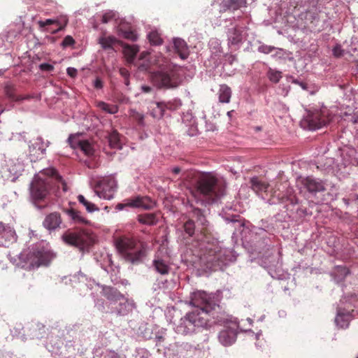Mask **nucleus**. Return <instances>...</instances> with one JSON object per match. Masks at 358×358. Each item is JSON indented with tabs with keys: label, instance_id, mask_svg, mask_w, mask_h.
<instances>
[{
	"label": "nucleus",
	"instance_id": "obj_1",
	"mask_svg": "<svg viewBox=\"0 0 358 358\" xmlns=\"http://www.w3.org/2000/svg\"><path fill=\"white\" fill-rule=\"evenodd\" d=\"M191 303L196 308L188 313L189 316H192L193 323L196 328H206L210 321L211 312L217 306L219 307L215 301L214 295L203 291H197L192 294Z\"/></svg>",
	"mask_w": 358,
	"mask_h": 358
},
{
	"label": "nucleus",
	"instance_id": "obj_2",
	"mask_svg": "<svg viewBox=\"0 0 358 358\" xmlns=\"http://www.w3.org/2000/svg\"><path fill=\"white\" fill-rule=\"evenodd\" d=\"M52 177H55L58 181H62V177L52 168L43 170L33 178L30 185V194L36 204L45 201L49 195Z\"/></svg>",
	"mask_w": 358,
	"mask_h": 358
},
{
	"label": "nucleus",
	"instance_id": "obj_3",
	"mask_svg": "<svg viewBox=\"0 0 358 358\" xmlns=\"http://www.w3.org/2000/svg\"><path fill=\"white\" fill-rule=\"evenodd\" d=\"M224 186L211 173L201 174L196 183V192L208 203H213L224 194Z\"/></svg>",
	"mask_w": 358,
	"mask_h": 358
},
{
	"label": "nucleus",
	"instance_id": "obj_4",
	"mask_svg": "<svg viewBox=\"0 0 358 358\" xmlns=\"http://www.w3.org/2000/svg\"><path fill=\"white\" fill-rule=\"evenodd\" d=\"M115 245L126 260L133 264L139 262L145 255V249L136 248V241L131 237L123 236L117 238Z\"/></svg>",
	"mask_w": 358,
	"mask_h": 358
},
{
	"label": "nucleus",
	"instance_id": "obj_5",
	"mask_svg": "<svg viewBox=\"0 0 358 358\" xmlns=\"http://www.w3.org/2000/svg\"><path fill=\"white\" fill-rule=\"evenodd\" d=\"M210 239H203V243L207 245L203 247V252L201 255V261L209 269L220 265L222 257V250L218 245L217 241H213L211 243Z\"/></svg>",
	"mask_w": 358,
	"mask_h": 358
},
{
	"label": "nucleus",
	"instance_id": "obj_6",
	"mask_svg": "<svg viewBox=\"0 0 358 358\" xmlns=\"http://www.w3.org/2000/svg\"><path fill=\"white\" fill-rule=\"evenodd\" d=\"M95 194L101 199H112L117 189V182L113 176L94 180L92 184Z\"/></svg>",
	"mask_w": 358,
	"mask_h": 358
},
{
	"label": "nucleus",
	"instance_id": "obj_7",
	"mask_svg": "<svg viewBox=\"0 0 358 358\" xmlns=\"http://www.w3.org/2000/svg\"><path fill=\"white\" fill-rule=\"evenodd\" d=\"M62 238L65 243L78 247L81 250L87 248L93 243L91 235L81 230L67 231L62 236Z\"/></svg>",
	"mask_w": 358,
	"mask_h": 358
},
{
	"label": "nucleus",
	"instance_id": "obj_8",
	"mask_svg": "<svg viewBox=\"0 0 358 358\" xmlns=\"http://www.w3.org/2000/svg\"><path fill=\"white\" fill-rule=\"evenodd\" d=\"M329 118L322 111H308L306 116L301 122V125L304 129L315 130L326 125L329 122Z\"/></svg>",
	"mask_w": 358,
	"mask_h": 358
},
{
	"label": "nucleus",
	"instance_id": "obj_9",
	"mask_svg": "<svg viewBox=\"0 0 358 358\" xmlns=\"http://www.w3.org/2000/svg\"><path fill=\"white\" fill-rule=\"evenodd\" d=\"M55 257V255L49 249L38 247L29 255L28 260L32 268L48 266Z\"/></svg>",
	"mask_w": 358,
	"mask_h": 358
},
{
	"label": "nucleus",
	"instance_id": "obj_10",
	"mask_svg": "<svg viewBox=\"0 0 358 358\" xmlns=\"http://www.w3.org/2000/svg\"><path fill=\"white\" fill-rule=\"evenodd\" d=\"M152 80L159 88H173L179 85V79L174 71H157L152 75Z\"/></svg>",
	"mask_w": 358,
	"mask_h": 358
},
{
	"label": "nucleus",
	"instance_id": "obj_11",
	"mask_svg": "<svg viewBox=\"0 0 358 358\" xmlns=\"http://www.w3.org/2000/svg\"><path fill=\"white\" fill-rule=\"evenodd\" d=\"M238 325L236 322L230 321L227 322L218 335L220 343L224 346L232 345L236 339Z\"/></svg>",
	"mask_w": 358,
	"mask_h": 358
},
{
	"label": "nucleus",
	"instance_id": "obj_12",
	"mask_svg": "<svg viewBox=\"0 0 358 358\" xmlns=\"http://www.w3.org/2000/svg\"><path fill=\"white\" fill-rule=\"evenodd\" d=\"M155 206V201H153L150 197L148 196H136L127 199L124 204H118V208L122 209L124 206H129L132 208H142L144 209H151Z\"/></svg>",
	"mask_w": 358,
	"mask_h": 358
},
{
	"label": "nucleus",
	"instance_id": "obj_13",
	"mask_svg": "<svg viewBox=\"0 0 358 358\" xmlns=\"http://www.w3.org/2000/svg\"><path fill=\"white\" fill-rule=\"evenodd\" d=\"M355 315L348 310L341 302V306L337 308V314L335 322L341 328H347L352 317Z\"/></svg>",
	"mask_w": 358,
	"mask_h": 358
},
{
	"label": "nucleus",
	"instance_id": "obj_14",
	"mask_svg": "<svg viewBox=\"0 0 358 358\" xmlns=\"http://www.w3.org/2000/svg\"><path fill=\"white\" fill-rule=\"evenodd\" d=\"M299 182L305 189L310 193H317L324 190V187L321 180L315 179L313 177H300L298 180Z\"/></svg>",
	"mask_w": 358,
	"mask_h": 358
},
{
	"label": "nucleus",
	"instance_id": "obj_15",
	"mask_svg": "<svg viewBox=\"0 0 358 358\" xmlns=\"http://www.w3.org/2000/svg\"><path fill=\"white\" fill-rule=\"evenodd\" d=\"M192 213L193 217L196 218L198 230L200 231L201 234L203 236V239H210V233L208 229V221L203 214L202 210L199 208H194Z\"/></svg>",
	"mask_w": 358,
	"mask_h": 358
},
{
	"label": "nucleus",
	"instance_id": "obj_16",
	"mask_svg": "<svg viewBox=\"0 0 358 358\" xmlns=\"http://www.w3.org/2000/svg\"><path fill=\"white\" fill-rule=\"evenodd\" d=\"M192 316L187 313L182 317L179 324L176 326V332L183 335L191 334L196 331V326L192 320Z\"/></svg>",
	"mask_w": 358,
	"mask_h": 358
},
{
	"label": "nucleus",
	"instance_id": "obj_17",
	"mask_svg": "<svg viewBox=\"0 0 358 358\" xmlns=\"http://www.w3.org/2000/svg\"><path fill=\"white\" fill-rule=\"evenodd\" d=\"M47 145L45 144L41 137H37L33 139L29 145L30 155L36 159H41L45 155Z\"/></svg>",
	"mask_w": 358,
	"mask_h": 358
},
{
	"label": "nucleus",
	"instance_id": "obj_18",
	"mask_svg": "<svg viewBox=\"0 0 358 358\" xmlns=\"http://www.w3.org/2000/svg\"><path fill=\"white\" fill-rule=\"evenodd\" d=\"M4 93L6 96L13 101H20L23 100H27L31 99L33 96L31 95H17L16 94L17 90L14 85L10 83H8L4 86Z\"/></svg>",
	"mask_w": 358,
	"mask_h": 358
},
{
	"label": "nucleus",
	"instance_id": "obj_19",
	"mask_svg": "<svg viewBox=\"0 0 358 358\" xmlns=\"http://www.w3.org/2000/svg\"><path fill=\"white\" fill-rule=\"evenodd\" d=\"M61 223L62 219L60 214L57 212H54L50 213L45 217L43 224L45 229L51 231L59 227Z\"/></svg>",
	"mask_w": 358,
	"mask_h": 358
},
{
	"label": "nucleus",
	"instance_id": "obj_20",
	"mask_svg": "<svg viewBox=\"0 0 358 358\" xmlns=\"http://www.w3.org/2000/svg\"><path fill=\"white\" fill-rule=\"evenodd\" d=\"M117 30L124 38L135 41L137 39V34L132 29L130 24L125 22H121L117 27Z\"/></svg>",
	"mask_w": 358,
	"mask_h": 358
},
{
	"label": "nucleus",
	"instance_id": "obj_21",
	"mask_svg": "<svg viewBox=\"0 0 358 358\" xmlns=\"http://www.w3.org/2000/svg\"><path fill=\"white\" fill-rule=\"evenodd\" d=\"M102 294L107 299L113 301H117L124 299L122 294L116 288L110 286H103L102 287Z\"/></svg>",
	"mask_w": 358,
	"mask_h": 358
},
{
	"label": "nucleus",
	"instance_id": "obj_22",
	"mask_svg": "<svg viewBox=\"0 0 358 358\" xmlns=\"http://www.w3.org/2000/svg\"><path fill=\"white\" fill-rule=\"evenodd\" d=\"M152 266L155 270L161 275H167L170 271L169 265L162 258L155 257L152 261Z\"/></svg>",
	"mask_w": 358,
	"mask_h": 358
},
{
	"label": "nucleus",
	"instance_id": "obj_23",
	"mask_svg": "<svg viewBox=\"0 0 358 358\" xmlns=\"http://www.w3.org/2000/svg\"><path fill=\"white\" fill-rule=\"evenodd\" d=\"M174 48L180 57L185 59L189 55L188 47L186 42L181 38H176L173 41Z\"/></svg>",
	"mask_w": 358,
	"mask_h": 358
},
{
	"label": "nucleus",
	"instance_id": "obj_24",
	"mask_svg": "<svg viewBox=\"0 0 358 358\" xmlns=\"http://www.w3.org/2000/svg\"><path fill=\"white\" fill-rule=\"evenodd\" d=\"M341 302L355 315H358V294L351 295Z\"/></svg>",
	"mask_w": 358,
	"mask_h": 358
},
{
	"label": "nucleus",
	"instance_id": "obj_25",
	"mask_svg": "<svg viewBox=\"0 0 358 358\" xmlns=\"http://www.w3.org/2000/svg\"><path fill=\"white\" fill-rule=\"evenodd\" d=\"M138 221L143 224L155 225L158 222V216L156 213H143L138 216Z\"/></svg>",
	"mask_w": 358,
	"mask_h": 358
},
{
	"label": "nucleus",
	"instance_id": "obj_26",
	"mask_svg": "<svg viewBox=\"0 0 358 358\" xmlns=\"http://www.w3.org/2000/svg\"><path fill=\"white\" fill-rule=\"evenodd\" d=\"M219 101L221 103H229L231 96V90L227 85H221L219 90Z\"/></svg>",
	"mask_w": 358,
	"mask_h": 358
},
{
	"label": "nucleus",
	"instance_id": "obj_27",
	"mask_svg": "<svg viewBox=\"0 0 358 358\" xmlns=\"http://www.w3.org/2000/svg\"><path fill=\"white\" fill-rule=\"evenodd\" d=\"M250 184L252 189L257 194L262 192H266L269 187L268 183L260 180L258 178H252L250 180Z\"/></svg>",
	"mask_w": 358,
	"mask_h": 358
},
{
	"label": "nucleus",
	"instance_id": "obj_28",
	"mask_svg": "<svg viewBox=\"0 0 358 358\" xmlns=\"http://www.w3.org/2000/svg\"><path fill=\"white\" fill-rule=\"evenodd\" d=\"M68 23V20L66 18L64 19V24H61V23L57 20H52V19H47L45 21L40 20L38 21V24L41 28H43L48 25L55 24L58 25V28L53 31L52 33H57L62 29L66 27V25Z\"/></svg>",
	"mask_w": 358,
	"mask_h": 358
},
{
	"label": "nucleus",
	"instance_id": "obj_29",
	"mask_svg": "<svg viewBox=\"0 0 358 358\" xmlns=\"http://www.w3.org/2000/svg\"><path fill=\"white\" fill-rule=\"evenodd\" d=\"M243 29L239 27L234 28L229 34V41L232 45H236L242 42Z\"/></svg>",
	"mask_w": 358,
	"mask_h": 358
},
{
	"label": "nucleus",
	"instance_id": "obj_30",
	"mask_svg": "<svg viewBox=\"0 0 358 358\" xmlns=\"http://www.w3.org/2000/svg\"><path fill=\"white\" fill-rule=\"evenodd\" d=\"M66 213L71 217V219L72 220H73V222L75 223H77V224H87L88 223V220L82 216L81 213L73 209V208L67 210Z\"/></svg>",
	"mask_w": 358,
	"mask_h": 358
},
{
	"label": "nucleus",
	"instance_id": "obj_31",
	"mask_svg": "<svg viewBox=\"0 0 358 358\" xmlns=\"http://www.w3.org/2000/svg\"><path fill=\"white\" fill-rule=\"evenodd\" d=\"M165 113L164 106L163 102H156L154 103V106L151 107L150 114L156 119L162 118Z\"/></svg>",
	"mask_w": 358,
	"mask_h": 358
},
{
	"label": "nucleus",
	"instance_id": "obj_32",
	"mask_svg": "<svg viewBox=\"0 0 358 358\" xmlns=\"http://www.w3.org/2000/svg\"><path fill=\"white\" fill-rule=\"evenodd\" d=\"M117 40L113 36H102L99 39V43L103 49L112 48Z\"/></svg>",
	"mask_w": 358,
	"mask_h": 358
},
{
	"label": "nucleus",
	"instance_id": "obj_33",
	"mask_svg": "<svg viewBox=\"0 0 358 358\" xmlns=\"http://www.w3.org/2000/svg\"><path fill=\"white\" fill-rule=\"evenodd\" d=\"M78 200L80 203H82L86 208V210L90 213H92V212L97 211L99 210V208L98 207H96L94 203L88 201L85 198V196L81 194L78 196Z\"/></svg>",
	"mask_w": 358,
	"mask_h": 358
},
{
	"label": "nucleus",
	"instance_id": "obj_34",
	"mask_svg": "<svg viewBox=\"0 0 358 358\" xmlns=\"http://www.w3.org/2000/svg\"><path fill=\"white\" fill-rule=\"evenodd\" d=\"M163 105L164 106L165 110H176L182 106V103L180 99H175L167 102H163Z\"/></svg>",
	"mask_w": 358,
	"mask_h": 358
},
{
	"label": "nucleus",
	"instance_id": "obj_35",
	"mask_svg": "<svg viewBox=\"0 0 358 358\" xmlns=\"http://www.w3.org/2000/svg\"><path fill=\"white\" fill-rule=\"evenodd\" d=\"M110 146L113 148H121L120 143L119 134L117 131H113L108 138Z\"/></svg>",
	"mask_w": 358,
	"mask_h": 358
},
{
	"label": "nucleus",
	"instance_id": "obj_36",
	"mask_svg": "<svg viewBox=\"0 0 358 358\" xmlns=\"http://www.w3.org/2000/svg\"><path fill=\"white\" fill-rule=\"evenodd\" d=\"M97 106L102 110L107 112L110 114H115L118 111V108L117 106H110L103 101H99Z\"/></svg>",
	"mask_w": 358,
	"mask_h": 358
},
{
	"label": "nucleus",
	"instance_id": "obj_37",
	"mask_svg": "<svg viewBox=\"0 0 358 358\" xmlns=\"http://www.w3.org/2000/svg\"><path fill=\"white\" fill-rule=\"evenodd\" d=\"M125 55L129 59H134L136 56L137 52H138V49L136 46L134 45H126L124 50Z\"/></svg>",
	"mask_w": 358,
	"mask_h": 358
},
{
	"label": "nucleus",
	"instance_id": "obj_38",
	"mask_svg": "<svg viewBox=\"0 0 358 358\" xmlns=\"http://www.w3.org/2000/svg\"><path fill=\"white\" fill-rule=\"evenodd\" d=\"M82 141L79 139V135L78 134H71L68 138L69 144L73 149L80 148Z\"/></svg>",
	"mask_w": 358,
	"mask_h": 358
},
{
	"label": "nucleus",
	"instance_id": "obj_39",
	"mask_svg": "<svg viewBox=\"0 0 358 358\" xmlns=\"http://www.w3.org/2000/svg\"><path fill=\"white\" fill-rule=\"evenodd\" d=\"M79 148L86 155L90 156L94 153V149L88 141H83Z\"/></svg>",
	"mask_w": 358,
	"mask_h": 358
},
{
	"label": "nucleus",
	"instance_id": "obj_40",
	"mask_svg": "<svg viewBox=\"0 0 358 358\" xmlns=\"http://www.w3.org/2000/svg\"><path fill=\"white\" fill-rule=\"evenodd\" d=\"M148 39L150 43L155 45H160L162 43V39L157 31H151L148 34Z\"/></svg>",
	"mask_w": 358,
	"mask_h": 358
},
{
	"label": "nucleus",
	"instance_id": "obj_41",
	"mask_svg": "<svg viewBox=\"0 0 358 358\" xmlns=\"http://www.w3.org/2000/svg\"><path fill=\"white\" fill-rule=\"evenodd\" d=\"M195 228V223L192 220H189L184 224L185 231L190 236L194 234Z\"/></svg>",
	"mask_w": 358,
	"mask_h": 358
},
{
	"label": "nucleus",
	"instance_id": "obj_42",
	"mask_svg": "<svg viewBox=\"0 0 358 358\" xmlns=\"http://www.w3.org/2000/svg\"><path fill=\"white\" fill-rule=\"evenodd\" d=\"M116 17L117 14L114 11L108 10L102 15L101 22L102 23L106 24L111 20L116 19Z\"/></svg>",
	"mask_w": 358,
	"mask_h": 358
},
{
	"label": "nucleus",
	"instance_id": "obj_43",
	"mask_svg": "<svg viewBox=\"0 0 358 358\" xmlns=\"http://www.w3.org/2000/svg\"><path fill=\"white\" fill-rule=\"evenodd\" d=\"M282 78V73L280 71H270L269 78L273 83H278Z\"/></svg>",
	"mask_w": 358,
	"mask_h": 358
},
{
	"label": "nucleus",
	"instance_id": "obj_44",
	"mask_svg": "<svg viewBox=\"0 0 358 358\" xmlns=\"http://www.w3.org/2000/svg\"><path fill=\"white\" fill-rule=\"evenodd\" d=\"M75 43V40L71 36H66L62 42V46L66 48L73 45Z\"/></svg>",
	"mask_w": 358,
	"mask_h": 358
},
{
	"label": "nucleus",
	"instance_id": "obj_45",
	"mask_svg": "<svg viewBox=\"0 0 358 358\" xmlns=\"http://www.w3.org/2000/svg\"><path fill=\"white\" fill-rule=\"evenodd\" d=\"M333 55L336 57H341L343 55V50L341 48V45H336V46H334V48H333Z\"/></svg>",
	"mask_w": 358,
	"mask_h": 358
},
{
	"label": "nucleus",
	"instance_id": "obj_46",
	"mask_svg": "<svg viewBox=\"0 0 358 358\" xmlns=\"http://www.w3.org/2000/svg\"><path fill=\"white\" fill-rule=\"evenodd\" d=\"M274 49H275L274 47L266 45H262L259 46L258 48V50L260 52H262L264 54L271 53Z\"/></svg>",
	"mask_w": 358,
	"mask_h": 358
},
{
	"label": "nucleus",
	"instance_id": "obj_47",
	"mask_svg": "<svg viewBox=\"0 0 358 358\" xmlns=\"http://www.w3.org/2000/svg\"><path fill=\"white\" fill-rule=\"evenodd\" d=\"M5 233H9L10 234H14V231H12L10 227H7L3 224H0V235L4 236Z\"/></svg>",
	"mask_w": 358,
	"mask_h": 358
},
{
	"label": "nucleus",
	"instance_id": "obj_48",
	"mask_svg": "<svg viewBox=\"0 0 358 358\" xmlns=\"http://www.w3.org/2000/svg\"><path fill=\"white\" fill-rule=\"evenodd\" d=\"M39 68L41 71H52L54 69V66L48 63L41 64Z\"/></svg>",
	"mask_w": 358,
	"mask_h": 358
},
{
	"label": "nucleus",
	"instance_id": "obj_49",
	"mask_svg": "<svg viewBox=\"0 0 358 358\" xmlns=\"http://www.w3.org/2000/svg\"><path fill=\"white\" fill-rule=\"evenodd\" d=\"M67 74L71 77L75 78L77 76V69L73 67H69L66 69Z\"/></svg>",
	"mask_w": 358,
	"mask_h": 358
},
{
	"label": "nucleus",
	"instance_id": "obj_50",
	"mask_svg": "<svg viewBox=\"0 0 358 358\" xmlns=\"http://www.w3.org/2000/svg\"><path fill=\"white\" fill-rule=\"evenodd\" d=\"M94 87L96 89H101L103 87V82L101 78H96L94 81Z\"/></svg>",
	"mask_w": 358,
	"mask_h": 358
},
{
	"label": "nucleus",
	"instance_id": "obj_51",
	"mask_svg": "<svg viewBox=\"0 0 358 358\" xmlns=\"http://www.w3.org/2000/svg\"><path fill=\"white\" fill-rule=\"evenodd\" d=\"M115 99L121 103H126L129 101V98L122 94L115 96Z\"/></svg>",
	"mask_w": 358,
	"mask_h": 358
},
{
	"label": "nucleus",
	"instance_id": "obj_52",
	"mask_svg": "<svg viewBox=\"0 0 358 358\" xmlns=\"http://www.w3.org/2000/svg\"><path fill=\"white\" fill-rule=\"evenodd\" d=\"M293 83L299 85L303 90H307L308 89V84L306 83L301 82V81H299L297 80H293Z\"/></svg>",
	"mask_w": 358,
	"mask_h": 358
},
{
	"label": "nucleus",
	"instance_id": "obj_53",
	"mask_svg": "<svg viewBox=\"0 0 358 358\" xmlns=\"http://www.w3.org/2000/svg\"><path fill=\"white\" fill-rule=\"evenodd\" d=\"M141 90L144 93H149L152 91V87L148 85H143L141 87Z\"/></svg>",
	"mask_w": 358,
	"mask_h": 358
},
{
	"label": "nucleus",
	"instance_id": "obj_54",
	"mask_svg": "<svg viewBox=\"0 0 358 358\" xmlns=\"http://www.w3.org/2000/svg\"><path fill=\"white\" fill-rule=\"evenodd\" d=\"M120 73L124 78L129 77V71L126 69H120Z\"/></svg>",
	"mask_w": 358,
	"mask_h": 358
},
{
	"label": "nucleus",
	"instance_id": "obj_55",
	"mask_svg": "<svg viewBox=\"0 0 358 358\" xmlns=\"http://www.w3.org/2000/svg\"><path fill=\"white\" fill-rule=\"evenodd\" d=\"M180 171H181V169H180V168H179V167H174V168L172 169V172H173L174 174H178Z\"/></svg>",
	"mask_w": 358,
	"mask_h": 358
},
{
	"label": "nucleus",
	"instance_id": "obj_56",
	"mask_svg": "<svg viewBox=\"0 0 358 358\" xmlns=\"http://www.w3.org/2000/svg\"><path fill=\"white\" fill-rule=\"evenodd\" d=\"M110 358H121V357H120V356L119 355H117V353L113 352V353L111 354Z\"/></svg>",
	"mask_w": 358,
	"mask_h": 358
},
{
	"label": "nucleus",
	"instance_id": "obj_57",
	"mask_svg": "<svg viewBox=\"0 0 358 358\" xmlns=\"http://www.w3.org/2000/svg\"><path fill=\"white\" fill-rule=\"evenodd\" d=\"M352 122L354 124H358V116L353 117Z\"/></svg>",
	"mask_w": 358,
	"mask_h": 358
},
{
	"label": "nucleus",
	"instance_id": "obj_58",
	"mask_svg": "<svg viewBox=\"0 0 358 358\" xmlns=\"http://www.w3.org/2000/svg\"><path fill=\"white\" fill-rule=\"evenodd\" d=\"M125 78V80H124V83L126 85H129V77H127V78Z\"/></svg>",
	"mask_w": 358,
	"mask_h": 358
},
{
	"label": "nucleus",
	"instance_id": "obj_59",
	"mask_svg": "<svg viewBox=\"0 0 358 358\" xmlns=\"http://www.w3.org/2000/svg\"><path fill=\"white\" fill-rule=\"evenodd\" d=\"M231 112H232V111H229V112L227 113V115H228L229 116V115H231Z\"/></svg>",
	"mask_w": 358,
	"mask_h": 358
},
{
	"label": "nucleus",
	"instance_id": "obj_60",
	"mask_svg": "<svg viewBox=\"0 0 358 358\" xmlns=\"http://www.w3.org/2000/svg\"><path fill=\"white\" fill-rule=\"evenodd\" d=\"M0 40H1V38H0Z\"/></svg>",
	"mask_w": 358,
	"mask_h": 358
},
{
	"label": "nucleus",
	"instance_id": "obj_61",
	"mask_svg": "<svg viewBox=\"0 0 358 358\" xmlns=\"http://www.w3.org/2000/svg\"><path fill=\"white\" fill-rule=\"evenodd\" d=\"M357 358H358V357H357Z\"/></svg>",
	"mask_w": 358,
	"mask_h": 358
}]
</instances>
